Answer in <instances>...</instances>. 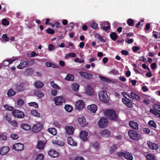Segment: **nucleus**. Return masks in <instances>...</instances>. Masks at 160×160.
<instances>
[{
	"label": "nucleus",
	"mask_w": 160,
	"mask_h": 160,
	"mask_svg": "<svg viewBox=\"0 0 160 160\" xmlns=\"http://www.w3.org/2000/svg\"><path fill=\"white\" fill-rule=\"evenodd\" d=\"M117 155L119 157H123L128 160H133V157L132 154L129 152L126 151L119 152H117Z\"/></svg>",
	"instance_id": "f03ea898"
},
{
	"label": "nucleus",
	"mask_w": 160,
	"mask_h": 160,
	"mask_svg": "<svg viewBox=\"0 0 160 160\" xmlns=\"http://www.w3.org/2000/svg\"><path fill=\"white\" fill-rule=\"evenodd\" d=\"M129 126L130 128L135 130H137L138 128V124L137 122L133 121H130L128 123Z\"/></svg>",
	"instance_id": "ddd939ff"
},
{
	"label": "nucleus",
	"mask_w": 160,
	"mask_h": 160,
	"mask_svg": "<svg viewBox=\"0 0 160 160\" xmlns=\"http://www.w3.org/2000/svg\"><path fill=\"white\" fill-rule=\"evenodd\" d=\"M24 147V146L23 144L18 143L14 144L12 148L17 151H19L23 150Z\"/></svg>",
	"instance_id": "9d476101"
},
{
	"label": "nucleus",
	"mask_w": 160,
	"mask_h": 160,
	"mask_svg": "<svg viewBox=\"0 0 160 160\" xmlns=\"http://www.w3.org/2000/svg\"><path fill=\"white\" fill-rule=\"evenodd\" d=\"M44 145L45 144L43 141L39 140L38 142L37 143V148L39 149H42L43 148Z\"/></svg>",
	"instance_id": "393cba45"
},
{
	"label": "nucleus",
	"mask_w": 160,
	"mask_h": 160,
	"mask_svg": "<svg viewBox=\"0 0 160 160\" xmlns=\"http://www.w3.org/2000/svg\"><path fill=\"white\" fill-rule=\"evenodd\" d=\"M46 32L47 33L51 34H53L55 32V31L53 30L50 28L47 29L46 30Z\"/></svg>",
	"instance_id": "4d7b16f0"
},
{
	"label": "nucleus",
	"mask_w": 160,
	"mask_h": 160,
	"mask_svg": "<svg viewBox=\"0 0 160 160\" xmlns=\"http://www.w3.org/2000/svg\"><path fill=\"white\" fill-rule=\"evenodd\" d=\"M36 61H40L39 59L38 58L31 59L27 61L28 64V66H30L34 64Z\"/></svg>",
	"instance_id": "bb28decb"
},
{
	"label": "nucleus",
	"mask_w": 160,
	"mask_h": 160,
	"mask_svg": "<svg viewBox=\"0 0 160 160\" xmlns=\"http://www.w3.org/2000/svg\"><path fill=\"white\" fill-rule=\"evenodd\" d=\"M148 125L149 126L152 127L154 128H156L157 127L156 123L152 120H150L148 122Z\"/></svg>",
	"instance_id": "37998d69"
},
{
	"label": "nucleus",
	"mask_w": 160,
	"mask_h": 160,
	"mask_svg": "<svg viewBox=\"0 0 160 160\" xmlns=\"http://www.w3.org/2000/svg\"><path fill=\"white\" fill-rule=\"evenodd\" d=\"M99 77L101 80L103 82H111V80L108 79L103 76H99Z\"/></svg>",
	"instance_id": "09e8293b"
},
{
	"label": "nucleus",
	"mask_w": 160,
	"mask_h": 160,
	"mask_svg": "<svg viewBox=\"0 0 160 160\" xmlns=\"http://www.w3.org/2000/svg\"><path fill=\"white\" fill-rule=\"evenodd\" d=\"M34 71V70L32 68H28L26 70V72L28 75H31L33 73Z\"/></svg>",
	"instance_id": "e433bc0d"
},
{
	"label": "nucleus",
	"mask_w": 160,
	"mask_h": 160,
	"mask_svg": "<svg viewBox=\"0 0 160 160\" xmlns=\"http://www.w3.org/2000/svg\"><path fill=\"white\" fill-rule=\"evenodd\" d=\"M67 142L68 144L71 146H77V143L74 142L72 139L70 137H68Z\"/></svg>",
	"instance_id": "5701e85b"
},
{
	"label": "nucleus",
	"mask_w": 160,
	"mask_h": 160,
	"mask_svg": "<svg viewBox=\"0 0 160 160\" xmlns=\"http://www.w3.org/2000/svg\"><path fill=\"white\" fill-rule=\"evenodd\" d=\"M140 48L138 46H134L132 48V49L134 52H136V51L139 50Z\"/></svg>",
	"instance_id": "338daca9"
},
{
	"label": "nucleus",
	"mask_w": 160,
	"mask_h": 160,
	"mask_svg": "<svg viewBox=\"0 0 160 160\" xmlns=\"http://www.w3.org/2000/svg\"><path fill=\"white\" fill-rule=\"evenodd\" d=\"M130 96L137 100H140L141 99L140 97L138 95L134 92H131L130 93Z\"/></svg>",
	"instance_id": "4c0bfd02"
},
{
	"label": "nucleus",
	"mask_w": 160,
	"mask_h": 160,
	"mask_svg": "<svg viewBox=\"0 0 160 160\" xmlns=\"http://www.w3.org/2000/svg\"><path fill=\"white\" fill-rule=\"evenodd\" d=\"M74 76L73 75L68 74L65 78V79L68 81H73L74 80Z\"/></svg>",
	"instance_id": "a878e982"
},
{
	"label": "nucleus",
	"mask_w": 160,
	"mask_h": 160,
	"mask_svg": "<svg viewBox=\"0 0 160 160\" xmlns=\"http://www.w3.org/2000/svg\"><path fill=\"white\" fill-rule=\"evenodd\" d=\"M84 106V102L82 100L77 101L75 103L76 109L78 110H81Z\"/></svg>",
	"instance_id": "9b49d317"
},
{
	"label": "nucleus",
	"mask_w": 160,
	"mask_h": 160,
	"mask_svg": "<svg viewBox=\"0 0 160 160\" xmlns=\"http://www.w3.org/2000/svg\"><path fill=\"white\" fill-rule=\"evenodd\" d=\"M44 155L42 153L38 154L36 157V160H43L44 158Z\"/></svg>",
	"instance_id": "de8ad7c7"
},
{
	"label": "nucleus",
	"mask_w": 160,
	"mask_h": 160,
	"mask_svg": "<svg viewBox=\"0 0 160 160\" xmlns=\"http://www.w3.org/2000/svg\"><path fill=\"white\" fill-rule=\"evenodd\" d=\"M7 139L6 134L5 133H2L0 134V139L3 141L6 140Z\"/></svg>",
	"instance_id": "8fccbe9b"
},
{
	"label": "nucleus",
	"mask_w": 160,
	"mask_h": 160,
	"mask_svg": "<svg viewBox=\"0 0 160 160\" xmlns=\"http://www.w3.org/2000/svg\"><path fill=\"white\" fill-rule=\"evenodd\" d=\"M48 153L50 156L52 158L57 157L59 155V153L58 152H57L53 150H50L48 152Z\"/></svg>",
	"instance_id": "a211bd4d"
},
{
	"label": "nucleus",
	"mask_w": 160,
	"mask_h": 160,
	"mask_svg": "<svg viewBox=\"0 0 160 160\" xmlns=\"http://www.w3.org/2000/svg\"><path fill=\"white\" fill-rule=\"evenodd\" d=\"M100 100L104 103H108L109 99L106 92L103 91H100L98 93Z\"/></svg>",
	"instance_id": "f257e3e1"
},
{
	"label": "nucleus",
	"mask_w": 160,
	"mask_h": 160,
	"mask_svg": "<svg viewBox=\"0 0 160 160\" xmlns=\"http://www.w3.org/2000/svg\"><path fill=\"white\" fill-rule=\"evenodd\" d=\"M66 132L68 135L72 134L74 131V128L71 126H66L65 127Z\"/></svg>",
	"instance_id": "f3484780"
},
{
	"label": "nucleus",
	"mask_w": 160,
	"mask_h": 160,
	"mask_svg": "<svg viewBox=\"0 0 160 160\" xmlns=\"http://www.w3.org/2000/svg\"><path fill=\"white\" fill-rule=\"evenodd\" d=\"M79 85L77 83H73L72 85V89L76 92H78V91Z\"/></svg>",
	"instance_id": "c756f323"
},
{
	"label": "nucleus",
	"mask_w": 160,
	"mask_h": 160,
	"mask_svg": "<svg viewBox=\"0 0 160 160\" xmlns=\"http://www.w3.org/2000/svg\"><path fill=\"white\" fill-rule=\"evenodd\" d=\"M128 133L130 138L134 140H138L140 137V134L134 130H130Z\"/></svg>",
	"instance_id": "7ed1b4c3"
},
{
	"label": "nucleus",
	"mask_w": 160,
	"mask_h": 160,
	"mask_svg": "<svg viewBox=\"0 0 160 160\" xmlns=\"http://www.w3.org/2000/svg\"><path fill=\"white\" fill-rule=\"evenodd\" d=\"M101 134L102 137L108 138L109 136L110 132L109 130L107 129H104L101 132Z\"/></svg>",
	"instance_id": "6ab92c4d"
},
{
	"label": "nucleus",
	"mask_w": 160,
	"mask_h": 160,
	"mask_svg": "<svg viewBox=\"0 0 160 160\" xmlns=\"http://www.w3.org/2000/svg\"><path fill=\"white\" fill-rule=\"evenodd\" d=\"M54 101L56 105H61L63 103L65 102V100L64 98L62 96H58L55 97L54 99Z\"/></svg>",
	"instance_id": "39448f33"
},
{
	"label": "nucleus",
	"mask_w": 160,
	"mask_h": 160,
	"mask_svg": "<svg viewBox=\"0 0 160 160\" xmlns=\"http://www.w3.org/2000/svg\"><path fill=\"white\" fill-rule=\"evenodd\" d=\"M15 92L12 88L10 89L8 92L7 94L8 97H12L15 95Z\"/></svg>",
	"instance_id": "72a5a7b5"
},
{
	"label": "nucleus",
	"mask_w": 160,
	"mask_h": 160,
	"mask_svg": "<svg viewBox=\"0 0 160 160\" xmlns=\"http://www.w3.org/2000/svg\"><path fill=\"white\" fill-rule=\"evenodd\" d=\"M153 108L158 112H160V106L158 104H154L152 106Z\"/></svg>",
	"instance_id": "864d4df0"
},
{
	"label": "nucleus",
	"mask_w": 160,
	"mask_h": 160,
	"mask_svg": "<svg viewBox=\"0 0 160 160\" xmlns=\"http://www.w3.org/2000/svg\"><path fill=\"white\" fill-rule=\"evenodd\" d=\"M147 143L149 147L151 149L157 150L158 148V146L156 143H152L150 141H148Z\"/></svg>",
	"instance_id": "aec40b11"
},
{
	"label": "nucleus",
	"mask_w": 160,
	"mask_h": 160,
	"mask_svg": "<svg viewBox=\"0 0 160 160\" xmlns=\"http://www.w3.org/2000/svg\"><path fill=\"white\" fill-rule=\"evenodd\" d=\"M98 125L99 127L101 128L105 127L108 125V121L106 118H101L98 122Z\"/></svg>",
	"instance_id": "423d86ee"
},
{
	"label": "nucleus",
	"mask_w": 160,
	"mask_h": 160,
	"mask_svg": "<svg viewBox=\"0 0 160 160\" xmlns=\"http://www.w3.org/2000/svg\"><path fill=\"white\" fill-rule=\"evenodd\" d=\"M90 26L94 29H97L98 27V24L95 22H92L90 23Z\"/></svg>",
	"instance_id": "3c124183"
},
{
	"label": "nucleus",
	"mask_w": 160,
	"mask_h": 160,
	"mask_svg": "<svg viewBox=\"0 0 160 160\" xmlns=\"http://www.w3.org/2000/svg\"><path fill=\"white\" fill-rule=\"evenodd\" d=\"M12 114L15 117L19 118H23L25 116L23 112L18 110H13L12 112Z\"/></svg>",
	"instance_id": "0eeeda50"
},
{
	"label": "nucleus",
	"mask_w": 160,
	"mask_h": 160,
	"mask_svg": "<svg viewBox=\"0 0 160 160\" xmlns=\"http://www.w3.org/2000/svg\"><path fill=\"white\" fill-rule=\"evenodd\" d=\"M21 128L23 129L28 131L31 129V127L27 124H22L21 125Z\"/></svg>",
	"instance_id": "b1692460"
},
{
	"label": "nucleus",
	"mask_w": 160,
	"mask_h": 160,
	"mask_svg": "<svg viewBox=\"0 0 160 160\" xmlns=\"http://www.w3.org/2000/svg\"><path fill=\"white\" fill-rule=\"evenodd\" d=\"M35 94L39 98H42L44 96V94L40 91H37L35 92Z\"/></svg>",
	"instance_id": "7c9ffc66"
},
{
	"label": "nucleus",
	"mask_w": 160,
	"mask_h": 160,
	"mask_svg": "<svg viewBox=\"0 0 160 160\" xmlns=\"http://www.w3.org/2000/svg\"><path fill=\"white\" fill-rule=\"evenodd\" d=\"M53 124L55 126L58 128H60L61 127L60 124L57 121H54Z\"/></svg>",
	"instance_id": "69168bd1"
},
{
	"label": "nucleus",
	"mask_w": 160,
	"mask_h": 160,
	"mask_svg": "<svg viewBox=\"0 0 160 160\" xmlns=\"http://www.w3.org/2000/svg\"><path fill=\"white\" fill-rule=\"evenodd\" d=\"M5 119L9 122H10L11 121L10 115L8 113L6 114L5 115Z\"/></svg>",
	"instance_id": "0e129e2a"
},
{
	"label": "nucleus",
	"mask_w": 160,
	"mask_h": 160,
	"mask_svg": "<svg viewBox=\"0 0 160 160\" xmlns=\"http://www.w3.org/2000/svg\"><path fill=\"white\" fill-rule=\"evenodd\" d=\"M64 108L66 111L68 112H71L73 110V108L70 105H66Z\"/></svg>",
	"instance_id": "c9c22d12"
},
{
	"label": "nucleus",
	"mask_w": 160,
	"mask_h": 160,
	"mask_svg": "<svg viewBox=\"0 0 160 160\" xmlns=\"http://www.w3.org/2000/svg\"><path fill=\"white\" fill-rule=\"evenodd\" d=\"M74 27V24L72 22H71L69 24L68 26L67 27H68V29L69 30H72Z\"/></svg>",
	"instance_id": "bf43d9fd"
},
{
	"label": "nucleus",
	"mask_w": 160,
	"mask_h": 160,
	"mask_svg": "<svg viewBox=\"0 0 160 160\" xmlns=\"http://www.w3.org/2000/svg\"><path fill=\"white\" fill-rule=\"evenodd\" d=\"M98 39L101 42H105V40L100 35H98L97 37Z\"/></svg>",
	"instance_id": "774afa93"
},
{
	"label": "nucleus",
	"mask_w": 160,
	"mask_h": 160,
	"mask_svg": "<svg viewBox=\"0 0 160 160\" xmlns=\"http://www.w3.org/2000/svg\"><path fill=\"white\" fill-rule=\"evenodd\" d=\"M28 66V64L27 61H25L23 60H22L20 64L17 66L18 69H22L23 68L27 67Z\"/></svg>",
	"instance_id": "2eb2a0df"
},
{
	"label": "nucleus",
	"mask_w": 160,
	"mask_h": 160,
	"mask_svg": "<svg viewBox=\"0 0 160 160\" xmlns=\"http://www.w3.org/2000/svg\"><path fill=\"white\" fill-rule=\"evenodd\" d=\"M35 87L37 88H41L44 85V84L41 82L38 81L34 83Z\"/></svg>",
	"instance_id": "2f4dec72"
},
{
	"label": "nucleus",
	"mask_w": 160,
	"mask_h": 160,
	"mask_svg": "<svg viewBox=\"0 0 160 160\" xmlns=\"http://www.w3.org/2000/svg\"><path fill=\"white\" fill-rule=\"evenodd\" d=\"M4 108L7 110H8L10 111H12L13 110V108L11 106L6 104L3 106Z\"/></svg>",
	"instance_id": "5fc2aeb1"
},
{
	"label": "nucleus",
	"mask_w": 160,
	"mask_h": 160,
	"mask_svg": "<svg viewBox=\"0 0 160 160\" xmlns=\"http://www.w3.org/2000/svg\"><path fill=\"white\" fill-rule=\"evenodd\" d=\"M100 28L101 29L107 31L110 28V24L108 21L103 22L100 24Z\"/></svg>",
	"instance_id": "1a4fd4ad"
},
{
	"label": "nucleus",
	"mask_w": 160,
	"mask_h": 160,
	"mask_svg": "<svg viewBox=\"0 0 160 160\" xmlns=\"http://www.w3.org/2000/svg\"><path fill=\"white\" fill-rule=\"evenodd\" d=\"M2 38L6 42H8L9 40V38L8 37L7 34H6L2 35Z\"/></svg>",
	"instance_id": "052dcab7"
},
{
	"label": "nucleus",
	"mask_w": 160,
	"mask_h": 160,
	"mask_svg": "<svg viewBox=\"0 0 160 160\" xmlns=\"http://www.w3.org/2000/svg\"><path fill=\"white\" fill-rule=\"evenodd\" d=\"M48 131L51 134L53 135H55L57 133L56 130L55 128H52L48 129Z\"/></svg>",
	"instance_id": "ea45409f"
},
{
	"label": "nucleus",
	"mask_w": 160,
	"mask_h": 160,
	"mask_svg": "<svg viewBox=\"0 0 160 160\" xmlns=\"http://www.w3.org/2000/svg\"><path fill=\"white\" fill-rule=\"evenodd\" d=\"M105 114L106 116L111 120L116 119L117 117L115 111L112 109L106 111L105 112Z\"/></svg>",
	"instance_id": "20e7f679"
},
{
	"label": "nucleus",
	"mask_w": 160,
	"mask_h": 160,
	"mask_svg": "<svg viewBox=\"0 0 160 160\" xmlns=\"http://www.w3.org/2000/svg\"><path fill=\"white\" fill-rule=\"evenodd\" d=\"M2 24L3 25L6 26L9 24V22L5 18L3 19L2 21Z\"/></svg>",
	"instance_id": "e2e57ef3"
},
{
	"label": "nucleus",
	"mask_w": 160,
	"mask_h": 160,
	"mask_svg": "<svg viewBox=\"0 0 160 160\" xmlns=\"http://www.w3.org/2000/svg\"><path fill=\"white\" fill-rule=\"evenodd\" d=\"M117 147L116 145H113L110 148V152L111 153H112L115 152L117 150Z\"/></svg>",
	"instance_id": "49530a36"
},
{
	"label": "nucleus",
	"mask_w": 160,
	"mask_h": 160,
	"mask_svg": "<svg viewBox=\"0 0 160 160\" xmlns=\"http://www.w3.org/2000/svg\"><path fill=\"white\" fill-rule=\"evenodd\" d=\"M17 59V58H15V57H13L11 59H6V62H8V64H7L9 65L10 64H12V62L16 60Z\"/></svg>",
	"instance_id": "c03bdc74"
},
{
	"label": "nucleus",
	"mask_w": 160,
	"mask_h": 160,
	"mask_svg": "<svg viewBox=\"0 0 160 160\" xmlns=\"http://www.w3.org/2000/svg\"><path fill=\"white\" fill-rule=\"evenodd\" d=\"M52 143L54 144L60 146H62L64 145L63 142H61L57 140H53L52 141Z\"/></svg>",
	"instance_id": "f704fd0d"
},
{
	"label": "nucleus",
	"mask_w": 160,
	"mask_h": 160,
	"mask_svg": "<svg viewBox=\"0 0 160 160\" xmlns=\"http://www.w3.org/2000/svg\"><path fill=\"white\" fill-rule=\"evenodd\" d=\"M110 36L111 39L113 41H115L118 38L117 35L114 32L111 33L110 35Z\"/></svg>",
	"instance_id": "c85d7f7f"
},
{
	"label": "nucleus",
	"mask_w": 160,
	"mask_h": 160,
	"mask_svg": "<svg viewBox=\"0 0 160 160\" xmlns=\"http://www.w3.org/2000/svg\"><path fill=\"white\" fill-rule=\"evenodd\" d=\"M24 103V101L21 99H19L17 102V104L19 106H22Z\"/></svg>",
	"instance_id": "680f3d73"
},
{
	"label": "nucleus",
	"mask_w": 160,
	"mask_h": 160,
	"mask_svg": "<svg viewBox=\"0 0 160 160\" xmlns=\"http://www.w3.org/2000/svg\"><path fill=\"white\" fill-rule=\"evenodd\" d=\"M42 128V125L40 122L38 123L32 127V130L34 133H37L40 131Z\"/></svg>",
	"instance_id": "6e6552de"
},
{
	"label": "nucleus",
	"mask_w": 160,
	"mask_h": 160,
	"mask_svg": "<svg viewBox=\"0 0 160 160\" xmlns=\"http://www.w3.org/2000/svg\"><path fill=\"white\" fill-rule=\"evenodd\" d=\"M74 61L76 62H78L79 63H81L83 62L84 61L83 59L81 60L80 58H76L74 60Z\"/></svg>",
	"instance_id": "13d9d810"
},
{
	"label": "nucleus",
	"mask_w": 160,
	"mask_h": 160,
	"mask_svg": "<svg viewBox=\"0 0 160 160\" xmlns=\"http://www.w3.org/2000/svg\"><path fill=\"white\" fill-rule=\"evenodd\" d=\"M91 145L95 149L98 150L99 149V144L98 142H96L95 143H92Z\"/></svg>",
	"instance_id": "a18cd8bd"
},
{
	"label": "nucleus",
	"mask_w": 160,
	"mask_h": 160,
	"mask_svg": "<svg viewBox=\"0 0 160 160\" xmlns=\"http://www.w3.org/2000/svg\"><path fill=\"white\" fill-rule=\"evenodd\" d=\"M88 109L92 113H95L97 110V106L94 104H92L88 106Z\"/></svg>",
	"instance_id": "dca6fc26"
},
{
	"label": "nucleus",
	"mask_w": 160,
	"mask_h": 160,
	"mask_svg": "<svg viewBox=\"0 0 160 160\" xmlns=\"http://www.w3.org/2000/svg\"><path fill=\"white\" fill-rule=\"evenodd\" d=\"M146 157L147 160H156L154 156L151 154H147Z\"/></svg>",
	"instance_id": "473e14b6"
},
{
	"label": "nucleus",
	"mask_w": 160,
	"mask_h": 160,
	"mask_svg": "<svg viewBox=\"0 0 160 160\" xmlns=\"http://www.w3.org/2000/svg\"><path fill=\"white\" fill-rule=\"evenodd\" d=\"M10 137L14 140H17L18 138L19 137L16 134L12 133L11 134Z\"/></svg>",
	"instance_id": "6e6d98bb"
},
{
	"label": "nucleus",
	"mask_w": 160,
	"mask_h": 160,
	"mask_svg": "<svg viewBox=\"0 0 160 160\" xmlns=\"http://www.w3.org/2000/svg\"><path fill=\"white\" fill-rule=\"evenodd\" d=\"M127 23L130 26H133L134 25L133 20L131 18H129L127 20Z\"/></svg>",
	"instance_id": "79ce46f5"
},
{
	"label": "nucleus",
	"mask_w": 160,
	"mask_h": 160,
	"mask_svg": "<svg viewBox=\"0 0 160 160\" xmlns=\"http://www.w3.org/2000/svg\"><path fill=\"white\" fill-rule=\"evenodd\" d=\"M50 83L51 86L53 88L59 90L60 89V87L56 84L55 83L54 81H51L50 82Z\"/></svg>",
	"instance_id": "58836bf2"
},
{
	"label": "nucleus",
	"mask_w": 160,
	"mask_h": 160,
	"mask_svg": "<svg viewBox=\"0 0 160 160\" xmlns=\"http://www.w3.org/2000/svg\"><path fill=\"white\" fill-rule=\"evenodd\" d=\"M24 84L23 83H21L19 85L16 86V89L19 91H22L24 90L25 88L24 87Z\"/></svg>",
	"instance_id": "cd10ccee"
},
{
	"label": "nucleus",
	"mask_w": 160,
	"mask_h": 160,
	"mask_svg": "<svg viewBox=\"0 0 160 160\" xmlns=\"http://www.w3.org/2000/svg\"><path fill=\"white\" fill-rule=\"evenodd\" d=\"M31 114L34 116L37 117H40V114L36 110H32L31 111Z\"/></svg>",
	"instance_id": "a19ab883"
},
{
	"label": "nucleus",
	"mask_w": 160,
	"mask_h": 160,
	"mask_svg": "<svg viewBox=\"0 0 160 160\" xmlns=\"http://www.w3.org/2000/svg\"><path fill=\"white\" fill-rule=\"evenodd\" d=\"M30 106H33L35 108H38V105L37 103L35 102H31L28 103Z\"/></svg>",
	"instance_id": "603ef678"
},
{
	"label": "nucleus",
	"mask_w": 160,
	"mask_h": 160,
	"mask_svg": "<svg viewBox=\"0 0 160 160\" xmlns=\"http://www.w3.org/2000/svg\"><path fill=\"white\" fill-rule=\"evenodd\" d=\"M86 93L89 96L92 95L94 93V91L93 88L90 86L87 87L86 91Z\"/></svg>",
	"instance_id": "4be33fe9"
},
{
	"label": "nucleus",
	"mask_w": 160,
	"mask_h": 160,
	"mask_svg": "<svg viewBox=\"0 0 160 160\" xmlns=\"http://www.w3.org/2000/svg\"><path fill=\"white\" fill-rule=\"evenodd\" d=\"M88 132L86 131H82L80 134V138L83 140L86 141L87 140V136L88 135Z\"/></svg>",
	"instance_id": "412c9836"
},
{
	"label": "nucleus",
	"mask_w": 160,
	"mask_h": 160,
	"mask_svg": "<svg viewBox=\"0 0 160 160\" xmlns=\"http://www.w3.org/2000/svg\"><path fill=\"white\" fill-rule=\"evenodd\" d=\"M10 148L8 146H3L0 148V154L4 155L9 151Z\"/></svg>",
	"instance_id": "4468645a"
},
{
	"label": "nucleus",
	"mask_w": 160,
	"mask_h": 160,
	"mask_svg": "<svg viewBox=\"0 0 160 160\" xmlns=\"http://www.w3.org/2000/svg\"><path fill=\"white\" fill-rule=\"evenodd\" d=\"M78 121L79 124L83 127L86 126L88 124V122L86 121L84 117H82L78 118Z\"/></svg>",
	"instance_id": "f8f14e48"
}]
</instances>
